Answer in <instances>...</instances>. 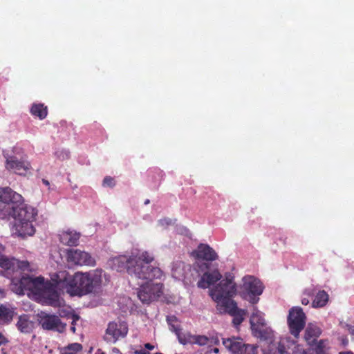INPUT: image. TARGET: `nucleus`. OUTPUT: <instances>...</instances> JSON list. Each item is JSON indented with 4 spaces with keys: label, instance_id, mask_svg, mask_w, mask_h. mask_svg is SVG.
I'll return each instance as SVG.
<instances>
[{
    "label": "nucleus",
    "instance_id": "obj_1",
    "mask_svg": "<svg viewBox=\"0 0 354 354\" xmlns=\"http://www.w3.org/2000/svg\"><path fill=\"white\" fill-rule=\"evenodd\" d=\"M153 260V257L148 252H142L129 257L120 255L113 257L109 264L113 270L118 272L127 270L130 276L138 279H160L164 276L163 272L158 267L150 265Z\"/></svg>",
    "mask_w": 354,
    "mask_h": 354
},
{
    "label": "nucleus",
    "instance_id": "obj_2",
    "mask_svg": "<svg viewBox=\"0 0 354 354\" xmlns=\"http://www.w3.org/2000/svg\"><path fill=\"white\" fill-rule=\"evenodd\" d=\"M56 283L65 288L71 296L82 297L94 292L102 283L100 276L88 272H76L71 275L66 271H61L56 274Z\"/></svg>",
    "mask_w": 354,
    "mask_h": 354
},
{
    "label": "nucleus",
    "instance_id": "obj_3",
    "mask_svg": "<svg viewBox=\"0 0 354 354\" xmlns=\"http://www.w3.org/2000/svg\"><path fill=\"white\" fill-rule=\"evenodd\" d=\"M9 215L15 219L14 229L19 236L24 237L35 234L32 222L37 215L36 209L24 202L21 205L10 207Z\"/></svg>",
    "mask_w": 354,
    "mask_h": 354
},
{
    "label": "nucleus",
    "instance_id": "obj_4",
    "mask_svg": "<svg viewBox=\"0 0 354 354\" xmlns=\"http://www.w3.org/2000/svg\"><path fill=\"white\" fill-rule=\"evenodd\" d=\"M22 270L15 271V277H12L13 274L10 275L11 278L10 288L18 295H24L26 290L37 292L39 286L43 284L44 277H32L29 275H22Z\"/></svg>",
    "mask_w": 354,
    "mask_h": 354
},
{
    "label": "nucleus",
    "instance_id": "obj_5",
    "mask_svg": "<svg viewBox=\"0 0 354 354\" xmlns=\"http://www.w3.org/2000/svg\"><path fill=\"white\" fill-rule=\"evenodd\" d=\"M263 289L264 286L260 280L253 276H245L243 278L240 295L243 299L255 305L259 302Z\"/></svg>",
    "mask_w": 354,
    "mask_h": 354
},
{
    "label": "nucleus",
    "instance_id": "obj_6",
    "mask_svg": "<svg viewBox=\"0 0 354 354\" xmlns=\"http://www.w3.org/2000/svg\"><path fill=\"white\" fill-rule=\"evenodd\" d=\"M152 280H146L138 291V297L143 304H150L162 296L164 285L162 283H151Z\"/></svg>",
    "mask_w": 354,
    "mask_h": 354
},
{
    "label": "nucleus",
    "instance_id": "obj_7",
    "mask_svg": "<svg viewBox=\"0 0 354 354\" xmlns=\"http://www.w3.org/2000/svg\"><path fill=\"white\" fill-rule=\"evenodd\" d=\"M306 316L302 308L295 306L289 310L287 318L290 333L295 337H298L300 332L306 325Z\"/></svg>",
    "mask_w": 354,
    "mask_h": 354
},
{
    "label": "nucleus",
    "instance_id": "obj_8",
    "mask_svg": "<svg viewBox=\"0 0 354 354\" xmlns=\"http://www.w3.org/2000/svg\"><path fill=\"white\" fill-rule=\"evenodd\" d=\"M57 278L55 280H56ZM49 281H45L43 279L42 286H39L36 293L39 294L45 301V302L52 306L56 307L60 305L59 295L56 290V286ZM59 288H61L59 286Z\"/></svg>",
    "mask_w": 354,
    "mask_h": 354
},
{
    "label": "nucleus",
    "instance_id": "obj_9",
    "mask_svg": "<svg viewBox=\"0 0 354 354\" xmlns=\"http://www.w3.org/2000/svg\"><path fill=\"white\" fill-rule=\"evenodd\" d=\"M38 322L44 330L59 333H63L66 326V324L63 323L57 315L48 314L44 312L38 314Z\"/></svg>",
    "mask_w": 354,
    "mask_h": 354
},
{
    "label": "nucleus",
    "instance_id": "obj_10",
    "mask_svg": "<svg viewBox=\"0 0 354 354\" xmlns=\"http://www.w3.org/2000/svg\"><path fill=\"white\" fill-rule=\"evenodd\" d=\"M0 267L5 270L4 272H4L3 275L10 278V275L15 274V270H28L30 263L27 261H20L14 258L8 259L0 252Z\"/></svg>",
    "mask_w": 354,
    "mask_h": 354
},
{
    "label": "nucleus",
    "instance_id": "obj_11",
    "mask_svg": "<svg viewBox=\"0 0 354 354\" xmlns=\"http://www.w3.org/2000/svg\"><path fill=\"white\" fill-rule=\"evenodd\" d=\"M236 292V286L233 281V277L229 274L219 283L215 290L211 291V295L213 299H221L225 297H232Z\"/></svg>",
    "mask_w": 354,
    "mask_h": 354
},
{
    "label": "nucleus",
    "instance_id": "obj_12",
    "mask_svg": "<svg viewBox=\"0 0 354 354\" xmlns=\"http://www.w3.org/2000/svg\"><path fill=\"white\" fill-rule=\"evenodd\" d=\"M67 261L72 265L93 266L95 261L91 255L78 249H70L66 252Z\"/></svg>",
    "mask_w": 354,
    "mask_h": 354
},
{
    "label": "nucleus",
    "instance_id": "obj_13",
    "mask_svg": "<svg viewBox=\"0 0 354 354\" xmlns=\"http://www.w3.org/2000/svg\"><path fill=\"white\" fill-rule=\"evenodd\" d=\"M128 333V326L124 322H112L106 330L105 340L115 343L120 338L124 337Z\"/></svg>",
    "mask_w": 354,
    "mask_h": 354
},
{
    "label": "nucleus",
    "instance_id": "obj_14",
    "mask_svg": "<svg viewBox=\"0 0 354 354\" xmlns=\"http://www.w3.org/2000/svg\"><path fill=\"white\" fill-rule=\"evenodd\" d=\"M251 328L254 335L259 337H266V322L263 314L259 311L257 306L253 305L252 313L250 319Z\"/></svg>",
    "mask_w": 354,
    "mask_h": 354
},
{
    "label": "nucleus",
    "instance_id": "obj_15",
    "mask_svg": "<svg viewBox=\"0 0 354 354\" xmlns=\"http://www.w3.org/2000/svg\"><path fill=\"white\" fill-rule=\"evenodd\" d=\"M0 200L3 203L10 205V207H15L17 205H21L24 202L22 196L10 187H6L0 188Z\"/></svg>",
    "mask_w": 354,
    "mask_h": 354
},
{
    "label": "nucleus",
    "instance_id": "obj_16",
    "mask_svg": "<svg viewBox=\"0 0 354 354\" xmlns=\"http://www.w3.org/2000/svg\"><path fill=\"white\" fill-rule=\"evenodd\" d=\"M192 254L196 259L206 261H213L218 258L216 251L208 244L205 243H200Z\"/></svg>",
    "mask_w": 354,
    "mask_h": 354
},
{
    "label": "nucleus",
    "instance_id": "obj_17",
    "mask_svg": "<svg viewBox=\"0 0 354 354\" xmlns=\"http://www.w3.org/2000/svg\"><path fill=\"white\" fill-rule=\"evenodd\" d=\"M175 330V333L178 336L179 342L183 344H196L200 346H204L208 343L209 339L204 335H192L190 334H181L179 332V328L173 326Z\"/></svg>",
    "mask_w": 354,
    "mask_h": 354
},
{
    "label": "nucleus",
    "instance_id": "obj_18",
    "mask_svg": "<svg viewBox=\"0 0 354 354\" xmlns=\"http://www.w3.org/2000/svg\"><path fill=\"white\" fill-rule=\"evenodd\" d=\"M6 167L19 175H25L29 169V163L21 161L15 157H10L7 159Z\"/></svg>",
    "mask_w": 354,
    "mask_h": 354
},
{
    "label": "nucleus",
    "instance_id": "obj_19",
    "mask_svg": "<svg viewBox=\"0 0 354 354\" xmlns=\"http://www.w3.org/2000/svg\"><path fill=\"white\" fill-rule=\"evenodd\" d=\"M222 276L218 270H215L212 272H205L197 283V286L201 288H207L209 286L214 284L221 279Z\"/></svg>",
    "mask_w": 354,
    "mask_h": 354
},
{
    "label": "nucleus",
    "instance_id": "obj_20",
    "mask_svg": "<svg viewBox=\"0 0 354 354\" xmlns=\"http://www.w3.org/2000/svg\"><path fill=\"white\" fill-rule=\"evenodd\" d=\"M59 236L62 244L68 246H76L78 245L80 234L74 230H67L62 231Z\"/></svg>",
    "mask_w": 354,
    "mask_h": 354
},
{
    "label": "nucleus",
    "instance_id": "obj_21",
    "mask_svg": "<svg viewBox=\"0 0 354 354\" xmlns=\"http://www.w3.org/2000/svg\"><path fill=\"white\" fill-rule=\"evenodd\" d=\"M217 301V308L220 313L233 314L239 308L236 303L231 297H225L221 299H214Z\"/></svg>",
    "mask_w": 354,
    "mask_h": 354
},
{
    "label": "nucleus",
    "instance_id": "obj_22",
    "mask_svg": "<svg viewBox=\"0 0 354 354\" xmlns=\"http://www.w3.org/2000/svg\"><path fill=\"white\" fill-rule=\"evenodd\" d=\"M322 330L317 326L309 324L305 330V339L307 343L313 346L317 342V338L321 335Z\"/></svg>",
    "mask_w": 354,
    "mask_h": 354
},
{
    "label": "nucleus",
    "instance_id": "obj_23",
    "mask_svg": "<svg viewBox=\"0 0 354 354\" xmlns=\"http://www.w3.org/2000/svg\"><path fill=\"white\" fill-rule=\"evenodd\" d=\"M15 311L12 308H10L4 304H0V325H8L13 319Z\"/></svg>",
    "mask_w": 354,
    "mask_h": 354
},
{
    "label": "nucleus",
    "instance_id": "obj_24",
    "mask_svg": "<svg viewBox=\"0 0 354 354\" xmlns=\"http://www.w3.org/2000/svg\"><path fill=\"white\" fill-rule=\"evenodd\" d=\"M16 326L21 333H30L32 330L33 323L27 315H22L19 317Z\"/></svg>",
    "mask_w": 354,
    "mask_h": 354
},
{
    "label": "nucleus",
    "instance_id": "obj_25",
    "mask_svg": "<svg viewBox=\"0 0 354 354\" xmlns=\"http://www.w3.org/2000/svg\"><path fill=\"white\" fill-rule=\"evenodd\" d=\"M243 339L240 338H227L223 341V345L232 353L237 354L241 346H243Z\"/></svg>",
    "mask_w": 354,
    "mask_h": 354
},
{
    "label": "nucleus",
    "instance_id": "obj_26",
    "mask_svg": "<svg viewBox=\"0 0 354 354\" xmlns=\"http://www.w3.org/2000/svg\"><path fill=\"white\" fill-rule=\"evenodd\" d=\"M59 354H81L83 346L80 343H71L58 348Z\"/></svg>",
    "mask_w": 354,
    "mask_h": 354
},
{
    "label": "nucleus",
    "instance_id": "obj_27",
    "mask_svg": "<svg viewBox=\"0 0 354 354\" xmlns=\"http://www.w3.org/2000/svg\"><path fill=\"white\" fill-rule=\"evenodd\" d=\"M30 113L33 116L38 117L40 120L46 118L48 115L47 106L44 104H33L30 109Z\"/></svg>",
    "mask_w": 354,
    "mask_h": 354
},
{
    "label": "nucleus",
    "instance_id": "obj_28",
    "mask_svg": "<svg viewBox=\"0 0 354 354\" xmlns=\"http://www.w3.org/2000/svg\"><path fill=\"white\" fill-rule=\"evenodd\" d=\"M328 301V295L324 291H319L313 301L312 306L313 308L324 307Z\"/></svg>",
    "mask_w": 354,
    "mask_h": 354
},
{
    "label": "nucleus",
    "instance_id": "obj_29",
    "mask_svg": "<svg viewBox=\"0 0 354 354\" xmlns=\"http://www.w3.org/2000/svg\"><path fill=\"white\" fill-rule=\"evenodd\" d=\"M247 313V310L238 308L234 313L230 315L233 317V324L235 326H239L244 320V317Z\"/></svg>",
    "mask_w": 354,
    "mask_h": 354
},
{
    "label": "nucleus",
    "instance_id": "obj_30",
    "mask_svg": "<svg viewBox=\"0 0 354 354\" xmlns=\"http://www.w3.org/2000/svg\"><path fill=\"white\" fill-rule=\"evenodd\" d=\"M257 351V346L243 342V346H241L237 354H255Z\"/></svg>",
    "mask_w": 354,
    "mask_h": 354
},
{
    "label": "nucleus",
    "instance_id": "obj_31",
    "mask_svg": "<svg viewBox=\"0 0 354 354\" xmlns=\"http://www.w3.org/2000/svg\"><path fill=\"white\" fill-rule=\"evenodd\" d=\"M167 322L168 324L170 326L171 330L175 332L174 328L173 326H174L175 327H178L179 328V332L181 334H183L180 331V326L178 324V319L176 316H174V315L168 316L167 317Z\"/></svg>",
    "mask_w": 354,
    "mask_h": 354
},
{
    "label": "nucleus",
    "instance_id": "obj_32",
    "mask_svg": "<svg viewBox=\"0 0 354 354\" xmlns=\"http://www.w3.org/2000/svg\"><path fill=\"white\" fill-rule=\"evenodd\" d=\"M103 186L113 187L115 185V180L111 176H106L103 180Z\"/></svg>",
    "mask_w": 354,
    "mask_h": 354
},
{
    "label": "nucleus",
    "instance_id": "obj_33",
    "mask_svg": "<svg viewBox=\"0 0 354 354\" xmlns=\"http://www.w3.org/2000/svg\"><path fill=\"white\" fill-rule=\"evenodd\" d=\"M315 353H316V354H324V341L323 340H320L317 343L315 342Z\"/></svg>",
    "mask_w": 354,
    "mask_h": 354
},
{
    "label": "nucleus",
    "instance_id": "obj_34",
    "mask_svg": "<svg viewBox=\"0 0 354 354\" xmlns=\"http://www.w3.org/2000/svg\"><path fill=\"white\" fill-rule=\"evenodd\" d=\"M158 223L161 226L167 227V226L171 225L172 221L169 218H164L160 219L158 221Z\"/></svg>",
    "mask_w": 354,
    "mask_h": 354
},
{
    "label": "nucleus",
    "instance_id": "obj_35",
    "mask_svg": "<svg viewBox=\"0 0 354 354\" xmlns=\"http://www.w3.org/2000/svg\"><path fill=\"white\" fill-rule=\"evenodd\" d=\"M80 319V317L77 315H73L72 317V322L71 326V330L75 333V324L76 322Z\"/></svg>",
    "mask_w": 354,
    "mask_h": 354
},
{
    "label": "nucleus",
    "instance_id": "obj_36",
    "mask_svg": "<svg viewBox=\"0 0 354 354\" xmlns=\"http://www.w3.org/2000/svg\"><path fill=\"white\" fill-rule=\"evenodd\" d=\"M314 295V290L313 288H307L303 292V296L306 297H311Z\"/></svg>",
    "mask_w": 354,
    "mask_h": 354
},
{
    "label": "nucleus",
    "instance_id": "obj_37",
    "mask_svg": "<svg viewBox=\"0 0 354 354\" xmlns=\"http://www.w3.org/2000/svg\"><path fill=\"white\" fill-rule=\"evenodd\" d=\"M9 342L8 339L0 332V346L6 345Z\"/></svg>",
    "mask_w": 354,
    "mask_h": 354
},
{
    "label": "nucleus",
    "instance_id": "obj_38",
    "mask_svg": "<svg viewBox=\"0 0 354 354\" xmlns=\"http://www.w3.org/2000/svg\"><path fill=\"white\" fill-rule=\"evenodd\" d=\"M134 354H150V353L144 348H141L140 350H136Z\"/></svg>",
    "mask_w": 354,
    "mask_h": 354
},
{
    "label": "nucleus",
    "instance_id": "obj_39",
    "mask_svg": "<svg viewBox=\"0 0 354 354\" xmlns=\"http://www.w3.org/2000/svg\"><path fill=\"white\" fill-rule=\"evenodd\" d=\"M301 302L303 305L306 306L310 303L309 298L303 296Z\"/></svg>",
    "mask_w": 354,
    "mask_h": 354
},
{
    "label": "nucleus",
    "instance_id": "obj_40",
    "mask_svg": "<svg viewBox=\"0 0 354 354\" xmlns=\"http://www.w3.org/2000/svg\"><path fill=\"white\" fill-rule=\"evenodd\" d=\"M145 348L148 349V350H152L154 348V346L151 344L150 343H146L145 344Z\"/></svg>",
    "mask_w": 354,
    "mask_h": 354
},
{
    "label": "nucleus",
    "instance_id": "obj_41",
    "mask_svg": "<svg viewBox=\"0 0 354 354\" xmlns=\"http://www.w3.org/2000/svg\"><path fill=\"white\" fill-rule=\"evenodd\" d=\"M42 183L46 185V186H48L49 187L50 186V183L48 182V180H46V179H42Z\"/></svg>",
    "mask_w": 354,
    "mask_h": 354
},
{
    "label": "nucleus",
    "instance_id": "obj_42",
    "mask_svg": "<svg viewBox=\"0 0 354 354\" xmlns=\"http://www.w3.org/2000/svg\"><path fill=\"white\" fill-rule=\"evenodd\" d=\"M339 354H353L351 351H344V352H340Z\"/></svg>",
    "mask_w": 354,
    "mask_h": 354
},
{
    "label": "nucleus",
    "instance_id": "obj_43",
    "mask_svg": "<svg viewBox=\"0 0 354 354\" xmlns=\"http://www.w3.org/2000/svg\"><path fill=\"white\" fill-rule=\"evenodd\" d=\"M95 354H104V353L102 350L98 349L97 350Z\"/></svg>",
    "mask_w": 354,
    "mask_h": 354
},
{
    "label": "nucleus",
    "instance_id": "obj_44",
    "mask_svg": "<svg viewBox=\"0 0 354 354\" xmlns=\"http://www.w3.org/2000/svg\"><path fill=\"white\" fill-rule=\"evenodd\" d=\"M213 351H214V353H217L218 352V348H214L213 349Z\"/></svg>",
    "mask_w": 354,
    "mask_h": 354
},
{
    "label": "nucleus",
    "instance_id": "obj_45",
    "mask_svg": "<svg viewBox=\"0 0 354 354\" xmlns=\"http://www.w3.org/2000/svg\"><path fill=\"white\" fill-rule=\"evenodd\" d=\"M149 199H147L145 201V205H147L149 203Z\"/></svg>",
    "mask_w": 354,
    "mask_h": 354
},
{
    "label": "nucleus",
    "instance_id": "obj_46",
    "mask_svg": "<svg viewBox=\"0 0 354 354\" xmlns=\"http://www.w3.org/2000/svg\"><path fill=\"white\" fill-rule=\"evenodd\" d=\"M0 292H1V293H3V289H1V288H0Z\"/></svg>",
    "mask_w": 354,
    "mask_h": 354
}]
</instances>
